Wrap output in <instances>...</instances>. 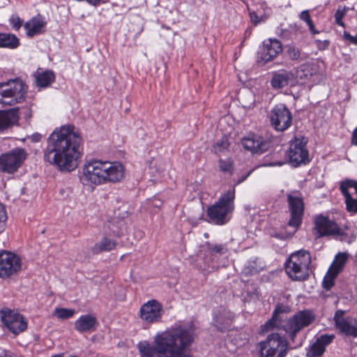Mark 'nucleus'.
<instances>
[{"label":"nucleus","mask_w":357,"mask_h":357,"mask_svg":"<svg viewBox=\"0 0 357 357\" xmlns=\"http://www.w3.org/2000/svg\"><path fill=\"white\" fill-rule=\"evenodd\" d=\"M198 337V326L195 321L176 324L158 333L154 346L148 340L137 343L139 357H193L190 348Z\"/></svg>","instance_id":"obj_1"},{"label":"nucleus","mask_w":357,"mask_h":357,"mask_svg":"<svg viewBox=\"0 0 357 357\" xmlns=\"http://www.w3.org/2000/svg\"><path fill=\"white\" fill-rule=\"evenodd\" d=\"M82 142L80 132L73 124L56 128L47 139L44 160L61 172H72L79 165Z\"/></svg>","instance_id":"obj_2"},{"label":"nucleus","mask_w":357,"mask_h":357,"mask_svg":"<svg viewBox=\"0 0 357 357\" xmlns=\"http://www.w3.org/2000/svg\"><path fill=\"white\" fill-rule=\"evenodd\" d=\"M124 165L117 161L91 160L83 165L79 172V179L84 185H100L116 183L125 176Z\"/></svg>","instance_id":"obj_3"},{"label":"nucleus","mask_w":357,"mask_h":357,"mask_svg":"<svg viewBox=\"0 0 357 357\" xmlns=\"http://www.w3.org/2000/svg\"><path fill=\"white\" fill-rule=\"evenodd\" d=\"M288 306L277 305L271 318L261 326L263 332H268L274 329L283 330L291 341H294L297 333L305 327L310 326L315 319V315L312 310H303L297 312L283 324L280 314L289 312Z\"/></svg>","instance_id":"obj_4"},{"label":"nucleus","mask_w":357,"mask_h":357,"mask_svg":"<svg viewBox=\"0 0 357 357\" xmlns=\"http://www.w3.org/2000/svg\"><path fill=\"white\" fill-rule=\"evenodd\" d=\"M235 189L228 190L221 195L218 201L209 206L206 211L208 222L216 225L227 224L234 211Z\"/></svg>","instance_id":"obj_5"},{"label":"nucleus","mask_w":357,"mask_h":357,"mask_svg":"<svg viewBox=\"0 0 357 357\" xmlns=\"http://www.w3.org/2000/svg\"><path fill=\"white\" fill-rule=\"evenodd\" d=\"M311 262V255L307 250L295 251L285 261L286 274L293 281H305L309 278Z\"/></svg>","instance_id":"obj_6"},{"label":"nucleus","mask_w":357,"mask_h":357,"mask_svg":"<svg viewBox=\"0 0 357 357\" xmlns=\"http://www.w3.org/2000/svg\"><path fill=\"white\" fill-rule=\"evenodd\" d=\"M260 357H286L289 349L286 337L278 333H271L257 346Z\"/></svg>","instance_id":"obj_7"},{"label":"nucleus","mask_w":357,"mask_h":357,"mask_svg":"<svg viewBox=\"0 0 357 357\" xmlns=\"http://www.w3.org/2000/svg\"><path fill=\"white\" fill-rule=\"evenodd\" d=\"M26 86L18 79L0 83V102L13 105L25 100Z\"/></svg>","instance_id":"obj_8"},{"label":"nucleus","mask_w":357,"mask_h":357,"mask_svg":"<svg viewBox=\"0 0 357 357\" xmlns=\"http://www.w3.org/2000/svg\"><path fill=\"white\" fill-rule=\"evenodd\" d=\"M307 140L304 137H295L289 143L286 151L288 162L294 167H298L310 162L309 152L307 149Z\"/></svg>","instance_id":"obj_9"},{"label":"nucleus","mask_w":357,"mask_h":357,"mask_svg":"<svg viewBox=\"0 0 357 357\" xmlns=\"http://www.w3.org/2000/svg\"><path fill=\"white\" fill-rule=\"evenodd\" d=\"M163 314L162 304L155 299H151L141 305L137 315L143 328L148 329L153 324L162 322Z\"/></svg>","instance_id":"obj_10"},{"label":"nucleus","mask_w":357,"mask_h":357,"mask_svg":"<svg viewBox=\"0 0 357 357\" xmlns=\"http://www.w3.org/2000/svg\"><path fill=\"white\" fill-rule=\"evenodd\" d=\"M312 231L317 238L326 236H340L343 234L342 229L328 215L319 214L313 218Z\"/></svg>","instance_id":"obj_11"},{"label":"nucleus","mask_w":357,"mask_h":357,"mask_svg":"<svg viewBox=\"0 0 357 357\" xmlns=\"http://www.w3.org/2000/svg\"><path fill=\"white\" fill-rule=\"evenodd\" d=\"M287 202L290 215L287 225L297 230L302 225L304 217L305 203L300 193L288 194Z\"/></svg>","instance_id":"obj_12"},{"label":"nucleus","mask_w":357,"mask_h":357,"mask_svg":"<svg viewBox=\"0 0 357 357\" xmlns=\"http://www.w3.org/2000/svg\"><path fill=\"white\" fill-rule=\"evenodd\" d=\"M24 149L16 148L0 155V171L8 174L16 172L26 160Z\"/></svg>","instance_id":"obj_13"},{"label":"nucleus","mask_w":357,"mask_h":357,"mask_svg":"<svg viewBox=\"0 0 357 357\" xmlns=\"http://www.w3.org/2000/svg\"><path fill=\"white\" fill-rule=\"evenodd\" d=\"M22 268L21 258L14 252H0V278L8 279L17 275Z\"/></svg>","instance_id":"obj_14"},{"label":"nucleus","mask_w":357,"mask_h":357,"mask_svg":"<svg viewBox=\"0 0 357 357\" xmlns=\"http://www.w3.org/2000/svg\"><path fill=\"white\" fill-rule=\"evenodd\" d=\"M270 120L275 130L283 132L291 126L292 114L285 105L278 104L271 110Z\"/></svg>","instance_id":"obj_15"},{"label":"nucleus","mask_w":357,"mask_h":357,"mask_svg":"<svg viewBox=\"0 0 357 357\" xmlns=\"http://www.w3.org/2000/svg\"><path fill=\"white\" fill-rule=\"evenodd\" d=\"M1 321L15 335L27 329L28 322L24 316L9 309L1 311Z\"/></svg>","instance_id":"obj_16"},{"label":"nucleus","mask_w":357,"mask_h":357,"mask_svg":"<svg viewBox=\"0 0 357 357\" xmlns=\"http://www.w3.org/2000/svg\"><path fill=\"white\" fill-rule=\"evenodd\" d=\"M340 190L344 198L347 211L351 214L357 213V181L345 180L340 183Z\"/></svg>","instance_id":"obj_17"},{"label":"nucleus","mask_w":357,"mask_h":357,"mask_svg":"<svg viewBox=\"0 0 357 357\" xmlns=\"http://www.w3.org/2000/svg\"><path fill=\"white\" fill-rule=\"evenodd\" d=\"M243 148L252 154H262L270 147V142L252 132L248 133L241 141Z\"/></svg>","instance_id":"obj_18"},{"label":"nucleus","mask_w":357,"mask_h":357,"mask_svg":"<svg viewBox=\"0 0 357 357\" xmlns=\"http://www.w3.org/2000/svg\"><path fill=\"white\" fill-rule=\"evenodd\" d=\"M282 52V45L277 39H268L263 42V45L259 52L260 59L264 62H268L276 58Z\"/></svg>","instance_id":"obj_19"},{"label":"nucleus","mask_w":357,"mask_h":357,"mask_svg":"<svg viewBox=\"0 0 357 357\" xmlns=\"http://www.w3.org/2000/svg\"><path fill=\"white\" fill-rule=\"evenodd\" d=\"M234 320V314L231 311L221 308L213 315V324L218 331L224 333L231 330Z\"/></svg>","instance_id":"obj_20"},{"label":"nucleus","mask_w":357,"mask_h":357,"mask_svg":"<svg viewBox=\"0 0 357 357\" xmlns=\"http://www.w3.org/2000/svg\"><path fill=\"white\" fill-rule=\"evenodd\" d=\"M335 339V335L322 334L318 337L307 350L308 357H320L326 351V347Z\"/></svg>","instance_id":"obj_21"},{"label":"nucleus","mask_w":357,"mask_h":357,"mask_svg":"<svg viewBox=\"0 0 357 357\" xmlns=\"http://www.w3.org/2000/svg\"><path fill=\"white\" fill-rule=\"evenodd\" d=\"M19 107L0 110V134L13 128L20 119Z\"/></svg>","instance_id":"obj_22"},{"label":"nucleus","mask_w":357,"mask_h":357,"mask_svg":"<svg viewBox=\"0 0 357 357\" xmlns=\"http://www.w3.org/2000/svg\"><path fill=\"white\" fill-rule=\"evenodd\" d=\"M344 313L345 312L342 310H338L335 312L334 315L335 326L344 335L356 337L357 321H355V325H351L348 319L344 317Z\"/></svg>","instance_id":"obj_23"},{"label":"nucleus","mask_w":357,"mask_h":357,"mask_svg":"<svg viewBox=\"0 0 357 357\" xmlns=\"http://www.w3.org/2000/svg\"><path fill=\"white\" fill-rule=\"evenodd\" d=\"M98 326L97 317L91 314L81 315L74 324V328L79 333H91L96 331Z\"/></svg>","instance_id":"obj_24"},{"label":"nucleus","mask_w":357,"mask_h":357,"mask_svg":"<svg viewBox=\"0 0 357 357\" xmlns=\"http://www.w3.org/2000/svg\"><path fill=\"white\" fill-rule=\"evenodd\" d=\"M318 73L317 66L312 62H305L295 69L294 77L300 79L303 84L311 81Z\"/></svg>","instance_id":"obj_25"},{"label":"nucleus","mask_w":357,"mask_h":357,"mask_svg":"<svg viewBox=\"0 0 357 357\" xmlns=\"http://www.w3.org/2000/svg\"><path fill=\"white\" fill-rule=\"evenodd\" d=\"M294 79V74L291 71L281 69L272 73L271 86L273 89H281L288 86L290 81Z\"/></svg>","instance_id":"obj_26"},{"label":"nucleus","mask_w":357,"mask_h":357,"mask_svg":"<svg viewBox=\"0 0 357 357\" xmlns=\"http://www.w3.org/2000/svg\"><path fill=\"white\" fill-rule=\"evenodd\" d=\"M46 24L47 22L44 20L43 17L38 15L33 17L31 20L26 22L24 24V28L26 36L29 38H33L43 33Z\"/></svg>","instance_id":"obj_27"},{"label":"nucleus","mask_w":357,"mask_h":357,"mask_svg":"<svg viewBox=\"0 0 357 357\" xmlns=\"http://www.w3.org/2000/svg\"><path fill=\"white\" fill-rule=\"evenodd\" d=\"M36 84L39 88H46L54 82L56 76L51 70L43 72L38 71L36 74Z\"/></svg>","instance_id":"obj_28"},{"label":"nucleus","mask_w":357,"mask_h":357,"mask_svg":"<svg viewBox=\"0 0 357 357\" xmlns=\"http://www.w3.org/2000/svg\"><path fill=\"white\" fill-rule=\"evenodd\" d=\"M116 245L117 242L115 240L105 236L91 248V252L93 255L110 252L116 248Z\"/></svg>","instance_id":"obj_29"},{"label":"nucleus","mask_w":357,"mask_h":357,"mask_svg":"<svg viewBox=\"0 0 357 357\" xmlns=\"http://www.w3.org/2000/svg\"><path fill=\"white\" fill-rule=\"evenodd\" d=\"M20 45V40L12 33H0V48L15 49Z\"/></svg>","instance_id":"obj_30"},{"label":"nucleus","mask_w":357,"mask_h":357,"mask_svg":"<svg viewBox=\"0 0 357 357\" xmlns=\"http://www.w3.org/2000/svg\"><path fill=\"white\" fill-rule=\"evenodd\" d=\"M229 146L230 143L228 137L226 135H224L213 145L212 151L215 154L220 155L227 151Z\"/></svg>","instance_id":"obj_31"},{"label":"nucleus","mask_w":357,"mask_h":357,"mask_svg":"<svg viewBox=\"0 0 357 357\" xmlns=\"http://www.w3.org/2000/svg\"><path fill=\"white\" fill-rule=\"evenodd\" d=\"M218 167L220 171L232 175L234 172V162L231 158L219 159Z\"/></svg>","instance_id":"obj_32"},{"label":"nucleus","mask_w":357,"mask_h":357,"mask_svg":"<svg viewBox=\"0 0 357 357\" xmlns=\"http://www.w3.org/2000/svg\"><path fill=\"white\" fill-rule=\"evenodd\" d=\"M76 311L74 309L65 307H56L54 310V315L60 319H68L74 317Z\"/></svg>","instance_id":"obj_33"},{"label":"nucleus","mask_w":357,"mask_h":357,"mask_svg":"<svg viewBox=\"0 0 357 357\" xmlns=\"http://www.w3.org/2000/svg\"><path fill=\"white\" fill-rule=\"evenodd\" d=\"M299 17L302 21L305 22L307 24L310 31L313 35L319 33V31H317L315 29L314 22H313L312 20L311 19V16H310L309 10H305L302 11Z\"/></svg>","instance_id":"obj_34"},{"label":"nucleus","mask_w":357,"mask_h":357,"mask_svg":"<svg viewBox=\"0 0 357 357\" xmlns=\"http://www.w3.org/2000/svg\"><path fill=\"white\" fill-rule=\"evenodd\" d=\"M349 8L347 6H339L337 10L335 13V23L343 28L345 27V24L343 22V18L346 15L347 13L349 11Z\"/></svg>","instance_id":"obj_35"},{"label":"nucleus","mask_w":357,"mask_h":357,"mask_svg":"<svg viewBox=\"0 0 357 357\" xmlns=\"http://www.w3.org/2000/svg\"><path fill=\"white\" fill-rule=\"evenodd\" d=\"M337 271H329L328 274H327L323 280V287L326 290H330L335 284V278L337 275Z\"/></svg>","instance_id":"obj_36"},{"label":"nucleus","mask_w":357,"mask_h":357,"mask_svg":"<svg viewBox=\"0 0 357 357\" xmlns=\"http://www.w3.org/2000/svg\"><path fill=\"white\" fill-rule=\"evenodd\" d=\"M348 259V254L346 252H340L335 257V264L333 271H337V273L342 269Z\"/></svg>","instance_id":"obj_37"},{"label":"nucleus","mask_w":357,"mask_h":357,"mask_svg":"<svg viewBox=\"0 0 357 357\" xmlns=\"http://www.w3.org/2000/svg\"><path fill=\"white\" fill-rule=\"evenodd\" d=\"M287 56L292 61H297L301 58V50L294 45H289L287 50Z\"/></svg>","instance_id":"obj_38"},{"label":"nucleus","mask_w":357,"mask_h":357,"mask_svg":"<svg viewBox=\"0 0 357 357\" xmlns=\"http://www.w3.org/2000/svg\"><path fill=\"white\" fill-rule=\"evenodd\" d=\"M206 245L211 252L223 255L227 251L226 247L222 244L212 245L209 242H206Z\"/></svg>","instance_id":"obj_39"},{"label":"nucleus","mask_w":357,"mask_h":357,"mask_svg":"<svg viewBox=\"0 0 357 357\" xmlns=\"http://www.w3.org/2000/svg\"><path fill=\"white\" fill-rule=\"evenodd\" d=\"M8 219L7 213L3 204L0 203V234L6 229V223Z\"/></svg>","instance_id":"obj_40"},{"label":"nucleus","mask_w":357,"mask_h":357,"mask_svg":"<svg viewBox=\"0 0 357 357\" xmlns=\"http://www.w3.org/2000/svg\"><path fill=\"white\" fill-rule=\"evenodd\" d=\"M9 23L13 29L18 31L22 25V20L17 15H12L9 20Z\"/></svg>","instance_id":"obj_41"},{"label":"nucleus","mask_w":357,"mask_h":357,"mask_svg":"<svg viewBox=\"0 0 357 357\" xmlns=\"http://www.w3.org/2000/svg\"><path fill=\"white\" fill-rule=\"evenodd\" d=\"M344 38L349 41V43L357 45V34L356 36H351L349 32L344 31L343 33Z\"/></svg>","instance_id":"obj_42"},{"label":"nucleus","mask_w":357,"mask_h":357,"mask_svg":"<svg viewBox=\"0 0 357 357\" xmlns=\"http://www.w3.org/2000/svg\"><path fill=\"white\" fill-rule=\"evenodd\" d=\"M250 17L255 25L258 24L261 21L260 17L255 12L250 13Z\"/></svg>","instance_id":"obj_43"},{"label":"nucleus","mask_w":357,"mask_h":357,"mask_svg":"<svg viewBox=\"0 0 357 357\" xmlns=\"http://www.w3.org/2000/svg\"><path fill=\"white\" fill-rule=\"evenodd\" d=\"M351 144L357 146V126L354 128L351 134Z\"/></svg>","instance_id":"obj_44"},{"label":"nucleus","mask_w":357,"mask_h":357,"mask_svg":"<svg viewBox=\"0 0 357 357\" xmlns=\"http://www.w3.org/2000/svg\"><path fill=\"white\" fill-rule=\"evenodd\" d=\"M252 172V170H250L246 175L242 176L241 178L236 182V184H240L244 181L251 174Z\"/></svg>","instance_id":"obj_45"},{"label":"nucleus","mask_w":357,"mask_h":357,"mask_svg":"<svg viewBox=\"0 0 357 357\" xmlns=\"http://www.w3.org/2000/svg\"><path fill=\"white\" fill-rule=\"evenodd\" d=\"M285 163L284 161H276V162H271L269 164V166H282Z\"/></svg>","instance_id":"obj_46"},{"label":"nucleus","mask_w":357,"mask_h":357,"mask_svg":"<svg viewBox=\"0 0 357 357\" xmlns=\"http://www.w3.org/2000/svg\"><path fill=\"white\" fill-rule=\"evenodd\" d=\"M355 258H356V261H357V252H356V254H355Z\"/></svg>","instance_id":"obj_47"}]
</instances>
